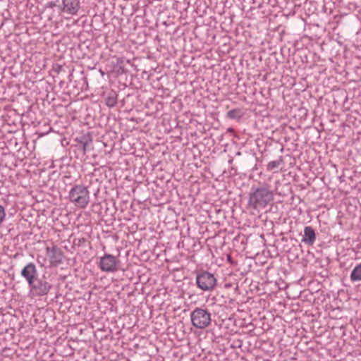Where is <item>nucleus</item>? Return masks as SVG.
I'll return each mask as SVG.
<instances>
[{"instance_id":"1","label":"nucleus","mask_w":361,"mask_h":361,"mask_svg":"<svg viewBox=\"0 0 361 361\" xmlns=\"http://www.w3.org/2000/svg\"><path fill=\"white\" fill-rule=\"evenodd\" d=\"M69 197L71 202L77 207L83 209L90 202V192L86 187L77 185L71 190Z\"/></svg>"},{"instance_id":"2","label":"nucleus","mask_w":361,"mask_h":361,"mask_svg":"<svg viewBox=\"0 0 361 361\" xmlns=\"http://www.w3.org/2000/svg\"><path fill=\"white\" fill-rule=\"evenodd\" d=\"M190 320L197 329H205L211 324V314L204 309L197 307L190 314Z\"/></svg>"},{"instance_id":"3","label":"nucleus","mask_w":361,"mask_h":361,"mask_svg":"<svg viewBox=\"0 0 361 361\" xmlns=\"http://www.w3.org/2000/svg\"><path fill=\"white\" fill-rule=\"evenodd\" d=\"M273 200V194L266 188L256 190L250 196V201L254 207H265Z\"/></svg>"},{"instance_id":"4","label":"nucleus","mask_w":361,"mask_h":361,"mask_svg":"<svg viewBox=\"0 0 361 361\" xmlns=\"http://www.w3.org/2000/svg\"><path fill=\"white\" fill-rule=\"evenodd\" d=\"M197 286L202 290H212L216 285V279L213 274L209 272H203L197 276Z\"/></svg>"},{"instance_id":"5","label":"nucleus","mask_w":361,"mask_h":361,"mask_svg":"<svg viewBox=\"0 0 361 361\" xmlns=\"http://www.w3.org/2000/svg\"><path fill=\"white\" fill-rule=\"evenodd\" d=\"M63 255L61 249L56 246L48 247L46 250V260L51 267H57L63 262Z\"/></svg>"},{"instance_id":"6","label":"nucleus","mask_w":361,"mask_h":361,"mask_svg":"<svg viewBox=\"0 0 361 361\" xmlns=\"http://www.w3.org/2000/svg\"><path fill=\"white\" fill-rule=\"evenodd\" d=\"M118 259L110 254H106L99 259V267L105 272H113L116 270Z\"/></svg>"},{"instance_id":"7","label":"nucleus","mask_w":361,"mask_h":361,"mask_svg":"<svg viewBox=\"0 0 361 361\" xmlns=\"http://www.w3.org/2000/svg\"><path fill=\"white\" fill-rule=\"evenodd\" d=\"M30 288L31 294L40 296L47 295L51 288V286L47 281H39L37 283L32 282V284L30 285Z\"/></svg>"},{"instance_id":"8","label":"nucleus","mask_w":361,"mask_h":361,"mask_svg":"<svg viewBox=\"0 0 361 361\" xmlns=\"http://www.w3.org/2000/svg\"><path fill=\"white\" fill-rule=\"evenodd\" d=\"M21 275L26 279L29 286L32 285L37 276V269L35 264L30 263L26 265L23 269Z\"/></svg>"},{"instance_id":"9","label":"nucleus","mask_w":361,"mask_h":361,"mask_svg":"<svg viewBox=\"0 0 361 361\" xmlns=\"http://www.w3.org/2000/svg\"><path fill=\"white\" fill-rule=\"evenodd\" d=\"M315 240V233L312 227L306 226L304 230V236L302 242L305 243L312 245Z\"/></svg>"},{"instance_id":"10","label":"nucleus","mask_w":361,"mask_h":361,"mask_svg":"<svg viewBox=\"0 0 361 361\" xmlns=\"http://www.w3.org/2000/svg\"><path fill=\"white\" fill-rule=\"evenodd\" d=\"M63 10L71 14H75L78 11V3L75 0H63Z\"/></svg>"},{"instance_id":"11","label":"nucleus","mask_w":361,"mask_h":361,"mask_svg":"<svg viewBox=\"0 0 361 361\" xmlns=\"http://www.w3.org/2000/svg\"><path fill=\"white\" fill-rule=\"evenodd\" d=\"M350 279L352 281H361V264L353 269L350 274Z\"/></svg>"},{"instance_id":"12","label":"nucleus","mask_w":361,"mask_h":361,"mask_svg":"<svg viewBox=\"0 0 361 361\" xmlns=\"http://www.w3.org/2000/svg\"><path fill=\"white\" fill-rule=\"evenodd\" d=\"M116 103H117V97L115 95V94L109 95L106 99V104L109 107L114 106L116 104Z\"/></svg>"},{"instance_id":"13","label":"nucleus","mask_w":361,"mask_h":361,"mask_svg":"<svg viewBox=\"0 0 361 361\" xmlns=\"http://www.w3.org/2000/svg\"><path fill=\"white\" fill-rule=\"evenodd\" d=\"M281 164L279 161H270L267 166L268 171H273L274 169L278 168Z\"/></svg>"},{"instance_id":"14","label":"nucleus","mask_w":361,"mask_h":361,"mask_svg":"<svg viewBox=\"0 0 361 361\" xmlns=\"http://www.w3.org/2000/svg\"><path fill=\"white\" fill-rule=\"evenodd\" d=\"M6 218V211L4 207L0 205V225L2 224V222L4 221Z\"/></svg>"},{"instance_id":"15","label":"nucleus","mask_w":361,"mask_h":361,"mask_svg":"<svg viewBox=\"0 0 361 361\" xmlns=\"http://www.w3.org/2000/svg\"><path fill=\"white\" fill-rule=\"evenodd\" d=\"M238 113H239V110L233 109V110L228 111V116L230 118H235L238 115Z\"/></svg>"}]
</instances>
